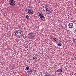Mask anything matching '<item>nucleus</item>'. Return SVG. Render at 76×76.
Listing matches in <instances>:
<instances>
[{
    "label": "nucleus",
    "mask_w": 76,
    "mask_h": 76,
    "mask_svg": "<svg viewBox=\"0 0 76 76\" xmlns=\"http://www.w3.org/2000/svg\"><path fill=\"white\" fill-rule=\"evenodd\" d=\"M37 56H34L33 57V59L34 60H37Z\"/></svg>",
    "instance_id": "obj_12"
},
{
    "label": "nucleus",
    "mask_w": 76,
    "mask_h": 76,
    "mask_svg": "<svg viewBox=\"0 0 76 76\" xmlns=\"http://www.w3.org/2000/svg\"><path fill=\"white\" fill-rule=\"evenodd\" d=\"M29 66H27L25 69V70L27 71L28 69H29Z\"/></svg>",
    "instance_id": "obj_13"
},
{
    "label": "nucleus",
    "mask_w": 76,
    "mask_h": 76,
    "mask_svg": "<svg viewBox=\"0 0 76 76\" xmlns=\"http://www.w3.org/2000/svg\"><path fill=\"white\" fill-rule=\"evenodd\" d=\"M46 76H51V74L47 73L46 74Z\"/></svg>",
    "instance_id": "obj_15"
},
{
    "label": "nucleus",
    "mask_w": 76,
    "mask_h": 76,
    "mask_svg": "<svg viewBox=\"0 0 76 76\" xmlns=\"http://www.w3.org/2000/svg\"><path fill=\"white\" fill-rule=\"evenodd\" d=\"M28 72V73H30V74H32V68H30L27 71Z\"/></svg>",
    "instance_id": "obj_7"
},
{
    "label": "nucleus",
    "mask_w": 76,
    "mask_h": 76,
    "mask_svg": "<svg viewBox=\"0 0 76 76\" xmlns=\"http://www.w3.org/2000/svg\"><path fill=\"white\" fill-rule=\"evenodd\" d=\"M51 9H50V10H48L47 12H46V13H47L48 14V15H49V14H50V13H51Z\"/></svg>",
    "instance_id": "obj_10"
},
{
    "label": "nucleus",
    "mask_w": 76,
    "mask_h": 76,
    "mask_svg": "<svg viewBox=\"0 0 76 76\" xmlns=\"http://www.w3.org/2000/svg\"><path fill=\"white\" fill-rule=\"evenodd\" d=\"M58 45L59 47H61L62 45V44L61 43H59L58 44Z\"/></svg>",
    "instance_id": "obj_16"
},
{
    "label": "nucleus",
    "mask_w": 76,
    "mask_h": 76,
    "mask_svg": "<svg viewBox=\"0 0 76 76\" xmlns=\"http://www.w3.org/2000/svg\"><path fill=\"white\" fill-rule=\"evenodd\" d=\"M56 72H58V73H61V72H62V69H59L57 70Z\"/></svg>",
    "instance_id": "obj_8"
},
{
    "label": "nucleus",
    "mask_w": 76,
    "mask_h": 76,
    "mask_svg": "<svg viewBox=\"0 0 76 76\" xmlns=\"http://www.w3.org/2000/svg\"><path fill=\"white\" fill-rule=\"evenodd\" d=\"M73 24L72 23H69L68 24V26L69 28H72L73 27Z\"/></svg>",
    "instance_id": "obj_6"
},
{
    "label": "nucleus",
    "mask_w": 76,
    "mask_h": 76,
    "mask_svg": "<svg viewBox=\"0 0 76 76\" xmlns=\"http://www.w3.org/2000/svg\"><path fill=\"white\" fill-rule=\"evenodd\" d=\"M29 18V15H27L26 17V19L27 20H28Z\"/></svg>",
    "instance_id": "obj_11"
},
{
    "label": "nucleus",
    "mask_w": 76,
    "mask_h": 76,
    "mask_svg": "<svg viewBox=\"0 0 76 76\" xmlns=\"http://www.w3.org/2000/svg\"><path fill=\"white\" fill-rule=\"evenodd\" d=\"M22 32L21 30H16L15 32V35L16 37H18V38H20L22 35Z\"/></svg>",
    "instance_id": "obj_1"
},
{
    "label": "nucleus",
    "mask_w": 76,
    "mask_h": 76,
    "mask_svg": "<svg viewBox=\"0 0 76 76\" xmlns=\"http://www.w3.org/2000/svg\"><path fill=\"white\" fill-rule=\"evenodd\" d=\"M39 16L41 20H43L44 18V15L42 14V13H41L39 14Z\"/></svg>",
    "instance_id": "obj_4"
},
{
    "label": "nucleus",
    "mask_w": 76,
    "mask_h": 76,
    "mask_svg": "<svg viewBox=\"0 0 76 76\" xmlns=\"http://www.w3.org/2000/svg\"><path fill=\"white\" fill-rule=\"evenodd\" d=\"M44 6H43V7H44Z\"/></svg>",
    "instance_id": "obj_21"
},
{
    "label": "nucleus",
    "mask_w": 76,
    "mask_h": 76,
    "mask_svg": "<svg viewBox=\"0 0 76 76\" xmlns=\"http://www.w3.org/2000/svg\"><path fill=\"white\" fill-rule=\"evenodd\" d=\"M74 41L75 42V41H76V37L74 38Z\"/></svg>",
    "instance_id": "obj_17"
},
{
    "label": "nucleus",
    "mask_w": 76,
    "mask_h": 76,
    "mask_svg": "<svg viewBox=\"0 0 76 76\" xmlns=\"http://www.w3.org/2000/svg\"><path fill=\"white\" fill-rule=\"evenodd\" d=\"M9 3L11 6H14L16 4V2L14 0H10L9 2Z\"/></svg>",
    "instance_id": "obj_3"
},
{
    "label": "nucleus",
    "mask_w": 76,
    "mask_h": 76,
    "mask_svg": "<svg viewBox=\"0 0 76 76\" xmlns=\"http://www.w3.org/2000/svg\"><path fill=\"white\" fill-rule=\"evenodd\" d=\"M74 44H75V46H76V41L75 42Z\"/></svg>",
    "instance_id": "obj_18"
},
{
    "label": "nucleus",
    "mask_w": 76,
    "mask_h": 76,
    "mask_svg": "<svg viewBox=\"0 0 76 76\" xmlns=\"http://www.w3.org/2000/svg\"><path fill=\"white\" fill-rule=\"evenodd\" d=\"M75 59H76V56L75 57Z\"/></svg>",
    "instance_id": "obj_20"
},
{
    "label": "nucleus",
    "mask_w": 76,
    "mask_h": 76,
    "mask_svg": "<svg viewBox=\"0 0 76 76\" xmlns=\"http://www.w3.org/2000/svg\"><path fill=\"white\" fill-rule=\"evenodd\" d=\"M28 13L31 15H32V14L34 13V12H33V11L31 10H29L28 12Z\"/></svg>",
    "instance_id": "obj_9"
},
{
    "label": "nucleus",
    "mask_w": 76,
    "mask_h": 76,
    "mask_svg": "<svg viewBox=\"0 0 76 76\" xmlns=\"http://www.w3.org/2000/svg\"><path fill=\"white\" fill-rule=\"evenodd\" d=\"M45 10L46 9V11L45 10H44V12H45H45H47L48 11V10H50V7H49L47 6H46L45 8Z\"/></svg>",
    "instance_id": "obj_5"
},
{
    "label": "nucleus",
    "mask_w": 76,
    "mask_h": 76,
    "mask_svg": "<svg viewBox=\"0 0 76 76\" xmlns=\"http://www.w3.org/2000/svg\"><path fill=\"white\" fill-rule=\"evenodd\" d=\"M28 37L29 39H34L35 37V33L34 32H31L28 33Z\"/></svg>",
    "instance_id": "obj_2"
},
{
    "label": "nucleus",
    "mask_w": 76,
    "mask_h": 76,
    "mask_svg": "<svg viewBox=\"0 0 76 76\" xmlns=\"http://www.w3.org/2000/svg\"><path fill=\"white\" fill-rule=\"evenodd\" d=\"M53 39L55 41H58V39H57L56 38H53Z\"/></svg>",
    "instance_id": "obj_14"
},
{
    "label": "nucleus",
    "mask_w": 76,
    "mask_h": 76,
    "mask_svg": "<svg viewBox=\"0 0 76 76\" xmlns=\"http://www.w3.org/2000/svg\"><path fill=\"white\" fill-rule=\"evenodd\" d=\"M27 11H28V12H29V9L27 10Z\"/></svg>",
    "instance_id": "obj_19"
}]
</instances>
